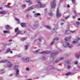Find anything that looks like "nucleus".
Listing matches in <instances>:
<instances>
[{
    "mask_svg": "<svg viewBox=\"0 0 80 80\" xmlns=\"http://www.w3.org/2000/svg\"><path fill=\"white\" fill-rule=\"evenodd\" d=\"M6 62H7V63H8V64L7 65V67H8L9 68H10V67H12L13 66L12 63H11L10 62L8 61H7L6 60H2L0 61V63H5Z\"/></svg>",
    "mask_w": 80,
    "mask_h": 80,
    "instance_id": "nucleus-1",
    "label": "nucleus"
},
{
    "mask_svg": "<svg viewBox=\"0 0 80 80\" xmlns=\"http://www.w3.org/2000/svg\"><path fill=\"white\" fill-rule=\"evenodd\" d=\"M63 47H68L70 48H73V46L72 45L70 44L68 42H64L63 44Z\"/></svg>",
    "mask_w": 80,
    "mask_h": 80,
    "instance_id": "nucleus-2",
    "label": "nucleus"
},
{
    "mask_svg": "<svg viewBox=\"0 0 80 80\" xmlns=\"http://www.w3.org/2000/svg\"><path fill=\"white\" fill-rule=\"evenodd\" d=\"M51 7L52 8H54L56 7V0H53L52 2H51Z\"/></svg>",
    "mask_w": 80,
    "mask_h": 80,
    "instance_id": "nucleus-3",
    "label": "nucleus"
},
{
    "mask_svg": "<svg viewBox=\"0 0 80 80\" xmlns=\"http://www.w3.org/2000/svg\"><path fill=\"white\" fill-rule=\"evenodd\" d=\"M62 14L61 13H59V9L58 8H57V10L56 12V16L58 18L61 17Z\"/></svg>",
    "mask_w": 80,
    "mask_h": 80,
    "instance_id": "nucleus-4",
    "label": "nucleus"
},
{
    "mask_svg": "<svg viewBox=\"0 0 80 80\" xmlns=\"http://www.w3.org/2000/svg\"><path fill=\"white\" fill-rule=\"evenodd\" d=\"M35 7L34 6H32L29 7L28 9L26 10V12H29V11H30V10H32V9H33L35 8Z\"/></svg>",
    "mask_w": 80,
    "mask_h": 80,
    "instance_id": "nucleus-5",
    "label": "nucleus"
},
{
    "mask_svg": "<svg viewBox=\"0 0 80 80\" xmlns=\"http://www.w3.org/2000/svg\"><path fill=\"white\" fill-rule=\"evenodd\" d=\"M22 61L26 60L27 62H28L29 61V58H26L25 57H24L22 58Z\"/></svg>",
    "mask_w": 80,
    "mask_h": 80,
    "instance_id": "nucleus-6",
    "label": "nucleus"
},
{
    "mask_svg": "<svg viewBox=\"0 0 80 80\" xmlns=\"http://www.w3.org/2000/svg\"><path fill=\"white\" fill-rule=\"evenodd\" d=\"M41 14L40 13H35L34 15V17H38V16H40Z\"/></svg>",
    "mask_w": 80,
    "mask_h": 80,
    "instance_id": "nucleus-7",
    "label": "nucleus"
},
{
    "mask_svg": "<svg viewBox=\"0 0 80 80\" xmlns=\"http://www.w3.org/2000/svg\"><path fill=\"white\" fill-rule=\"evenodd\" d=\"M19 70H18V69L16 70V76L18 77H19Z\"/></svg>",
    "mask_w": 80,
    "mask_h": 80,
    "instance_id": "nucleus-8",
    "label": "nucleus"
},
{
    "mask_svg": "<svg viewBox=\"0 0 80 80\" xmlns=\"http://www.w3.org/2000/svg\"><path fill=\"white\" fill-rule=\"evenodd\" d=\"M39 24H38V22H35L34 24V28H37V27H38V25Z\"/></svg>",
    "mask_w": 80,
    "mask_h": 80,
    "instance_id": "nucleus-9",
    "label": "nucleus"
},
{
    "mask_svg": "<svg viewBox=\"0 0 80 80\" xmlns=\"http://www.w3.org/2000/svg\"><path fill=\"white\" fill-rule=\"evenodd\" d=\"M58 53V52H56L54 53H52L51 54V56H52V57H53L54 56H55V55H57Z\"/></svg>",
    "mask_w": 80,
    "mask_h": 80,
    "instance_id": "nucleus-10",
    "label": "nucleus"
},
{
    "mask_svg": "<svg viewBox=\"0 0 80 80\" xmlns=\"http://www.w3.org/2000/svg\"><path fill=\"white\" fill-rule=\"evenodd\" d=\"M50 53V51H43L40 52V53L41 54H42V53Z\"/></svg>",
    "mask_w": 80,
    "mask_h": 80,
    "instance_id": "nucleus-11",
    "label": "nucleus"
},
{
    "mask_svg": "<svg viewBox=\"0 0 80 80\" xmlns=\"http://www.w3.org/2000/svg\"><path fill=\"white\" fill-rule=\"evenodd\" d=\"M78 40H80V38H78V40H76V41H74L73 42V43H77L78 42Z\"/></svg>",
    "mask_w": 80,
    "mask_h": 80,
    "instance_id": "nucleus-12",
    "label": "nucleus"
},
{
    "mask_svg": "<svg viewBox=\"0 0 80 80\" xmlns=\"http://www.w3.org/2000/svg\"><path fill=\"white\" fill-rule=\"evenodd\" d=\"M71 38H72V37L70 36L68 38H64V40L66 41H68V40H69L70 39H71Z\"/></svg>",
    "mask_w": 80,
    "mask_h": 80,
    "instance_id": "nucleus-13",
    "label": "nucleus"
},
{
    "mask_svg": "<svg viewBox=\"0 0 80 80\" xmlns=\"http://www.w3.org/2000/svg\"><path fill=\"white\" fill-rule=\"evenodd\" d=\"M64 58H63V57L61 58L59 60H57L56 61V63H57V62H59L60 61V60H63V59H64Z\"/></svg>",
    "mask_w": 80,
    "mask_h": 80,
    "instance_id": "nucleus-14",
    "label": "nucleus"
},
{
    "mask_svg": "<svg viewBox=\"0 0 80 80\" xmlns=\"http://www.w3.org/2000/svg\"><path fill=\"white\" fill-rule=\"evenodd\" d=\"M35 7L38 8H41V3H40L39 4H37L35 6Z\"/></svg>",
    "mask_w": 80,
    "mask_h": 80,
    "instance_id": "nucleus-15",
    "label": "nucleus"
},
{
    "mask_svg": "<svg viewBox=\"0 0 80 80\" xmlns=\"http://www.w3.org/2000/svg\"><path fill=\"white\" fill-rule=\"evenodd\" d=\"M20 25L22 27H25V23H21Z\"/></svg>",
    "mask_w": 80,
    "mask_h": 80,
    "instance_id": "nucleus-16",
    "label": "nucleus"
},
{
    "mask_svg": "<svg viewBox=\"0 0 80 80\" xmlns=\"http://www.w3.org/2000/svg\"><path fill=\"white\" fill-rule=\"evenodd\" d=\"M5 28L6 30H8V29H9L10 28V26L8 25H7L5 26Z\"/></svg>",
    "mask_w": 80,
    "mask_h": 80,
    "instance_id": "nucleus-17",
    "label": "nucleus"
},
{
    "mask_svg": "<svg viewBox=\"0 0 80 80\" xmlns=\"http://www.w3.org/2000/svg\"><path fill=\"white\" fill-rule=\"evenodd\" d=\"M70 32L68 30H66L65 32V34H69V33H70Z\"/></svg>",
    "mask_w": 80,
    "mask_h": 80,
    "instance_id": "nucleus-18",
    "label": "nucleus"
},
{
    "mask_svg": "<svg viewBox=\"0 0 80 80\" xmlns=\"http://www.w3.org/2000/svg\"><path fill=\"white\" fill-rule=\"evenodd\" d=\"M3 32L4 34H6V33H10V32H8L7 31H3Z\"/></svg>",
    "mask_w": 80,
    "mask_h": 80,
    "instance_id": "nucleus-19",
    "label": "nucleus"
},
{
    "mask_svg": "<svg viewBox=\"0 0 80 80\" xmlns=\"http://www.w3.org/2000/svg\"><path fill=\"white\" fill-rule=\"evenodd\" d=\"M19 67V66H15L14 67V69L15 70H17L18 68Z\"/></svg>",
    "mask_w": 80,
    "mask_h": 80,
    "instance_id": "nucleus-20",
    "label": "nucleus"
},
{
    "mask_svg": "<svg viewBox=\"0 0 80 80\" xmlns=\"http://www.w3.org/2000/svg\"><path fill=\"white\" fill-rule=\"evenodd\" d=\"M15 20H16V21H18V23H20V21H19V19H18L17 18H16Z\"/></svg>",
    "mask_w": 80,
    "mask_h": 80,
    "instance_id": "nucleus-21",
    "label": "nucleus"
},
{
    "mask_svg": "<svg viewBox=\"0 0 80 80\" xmlns=\"http://www.w3.org/2000/svg\"><path fill=\"white\" fill-rule=\"evenodd\" d=\"M76 24L77 25V26H76V27H78V25H80V23L78 22H76Z\"/></svg>",
    "mask_w": 80,
    "mask_h": 80,
    "instance_id": "nucleus-22",
    "label": "nucleus"
},
{
    "mask_svg": "<svg viewBox=\"0 0 80 80\" xmlns=\"http://www.w3.org/2000/svg\"><path fill=\"white\" fill-rule=\"evenodd\" d=\"M7 52H10V53H12V52L10 51V49H9L8 50H7Z\"/></svg>",
    "mask_w": 80,
    "mask_h": 80,
    "instance_id": "nucleus-23",
    "label": "nucleus"
},
{
    "mask_svg": "<svg viewBox=\"0 0 80 80\" xmlns=\"http://www.w3.org/2000/svg\"><path fill=\"white\" fill-rule=\"evenodd\" d=\"M1 14H5L6 12L5 11H1L0 12Z\"/></svg>",
    "mask_w": 80,
    "mask_h": 80,
    "instance_id": "nucleus-24",
    "label": "nucleus"
},
{
    "mask_svg": "<svg viewBox=\"0 0 80 80\" xmlns=\"http://www.w3.org/2000/svg\"><path fill=\"white\" fill-rule=\"evenodd\" d=\"M46 5L45 4L42 5V3H41V8H43V7H45Z\"/></svg>",
    "mask_w": 80,
    "mask_h": 80,
    "instance_id": "nucleus-25",
    "label": "nucleus"
},
{
    "mask_svg": "<svg viewBox=\"0 0 80 80\" xmlns=\"http://www.w3.org/2000/svg\"><path fill=\"white\" fill-rule=\"evenodd\" d=\"M46 27L47 28H48V29H50V28H51V27L49 26H46Z\"/></svg>",
    "mask_w": 80,
    "mask_h": 80,
    "instance_id": "nucleus-26",
    "label": "nucleus"
},
{
    "mask_svg": "<svg viewBox=\"0 0 80 80\" xmlns=\"http://www.w3.org/2000/svg\"><path fill=\"white\" fill-rule=\"evenodd\" d=\"M26 7V5L25 4H23L22 5V7L23 8H25Z\"/></svg>",
    "mask_w": 80,
    "mask_h": 80,
    "instance_id": "nucleus-27",
    "label": "nucleus"
},
{
    "mask_svg": "<svg viewBox=\"0 0 80 80\" xmlns=\"http://www.w3.org/2000/svg\"><path fill=\"white\" fill-rule=\"evenodd\" d=\"M49 14L50 16H53V14L51 12L49 13Z\"/></svg>",
    "mask_w": 80,
    "mask_h": 80,
    "instance_id": "nucleus-28",
    "label": "nucleus"
},
{
    "mask_svg": "<svg viewBox=\"0 0 80 80\" xmlns=\"http://www.w3.org/2000/svg\"><path fill=\"white\" fill-rule=\"evenodd\" d=\"M20 32H21V31H18L17 33L16 34L17 35H19Z\"/></svg>",
    "mask_w": 80,
    "mask_h": 80,
    "instance_id": "nucleus-29",
    "label": "nucleus"
},
{
    "mask_svg": "<svg viewBox=\"0 0 80 80\" xmlns=\"http://www.w3.org/2000/svg\"><path fill=\"white\" fill-rule=\"evenodd\" d=\"M79 56L80 55H78L77 54H76V57H77V58H78L79 57Z\"/></svg>",
    "mask_w": 80,
    "mask_h": 80,
    "instance_id": "nucleus-30",
    "label": "nucleus"
},
{
    "mask_svg": "<svg viewBox=\"0 0 80 80\" xmlns=\"http://www.w3.org/2000/svg\"><path fill=\"white\" fill-rule=\"evenodd\" d=\"M38 52H39V50H36L35 52V53H38Z\"/></svg>",
    "mask_w": 80,
    "mask_h": 80,
    "instance_id": "nucleus-31",
    "label": "nucleus"
},
{
    "mask_svg": "<svg viewBox=\"0 0 80 80\" xmlns=\"http://www.w3.org/2000/svg\"><path fill=\"white\" fill-rule=\"evenodd\" d=\"M71 1L73 3H75V0H71Z\"/></svg>",
    "mask_w": 80,
    "mask_h": 80,
    "instance_id": "nucleus-32",
    "label": "nucleus"
},
{
    "mask_svg": "<svg viewBox=\"0 0 80 80\" xmlns=\"http://www.w3.org/2000/svg\"><path fill=\"white\" fill-rule=\"evenodd\" d=\"M37 2L38 3H39V4H40V3H41V2H40V1L39 0H37Z\"/></svg>",
    "mask_w": 80,
    "mask_h": 80,
    "instance_id": "nucleus-33",
    "label": "nucleus"
},
{
    "mask_svg": "<svg viewBox=\"0 0 80 80\" xmlns=\"http://www.w3.org/2000/svg\"><path fill=\"white\" fill-rule=\"evenodd\" d=\"M25 40H26V38H25L22 39H21V41H25Z\"/></svg>",
    "mask_w": 80,
    "mask_h": 80,
    "instance_id": "nucleus-34",
    "label": "nucleus"
},
{
    "mask_svg": "<svg viewBox=\"0 0 80 80\" xmlns=\"http://www.w3.org/2000/svg\"><path fill=\"white\" fill-rule=\"evenodd\" d=\"M5 70H2L1 72V73H5Z\"/></svg>",
    "mask_w": 80,
    "mask_h": 80,
    "instance_id": "nucleus-35",
    "label": "nucleus"
},
{
    "mask_svg": "<svg viewBox=\"0 0 80 80\" xmlns=\"http://www.w3.org/2000/svg\"><path fill=\"white\" fill-rule=\"evenodd\" d=\"M58 38H54V40H58Z\"/></svg>",
    "mask_w": 80,
    "mask_h": 80,
    "instance_id": "nucleus-36",
    "label": "nucleus"
},
{
    "mask_svg": "<svg viewBox=\"0 0 80 80\" xmlns=\"http://www.w3.org/2000/svg\"><path fill=\"white\" fill-rule=\"evenodd\" d=\"M18 30V28H17L16 29H15V32H17V31Z\"/></svg>",
    "mask_w": 80,
    "mask_h": 80,
    "instance_id": "nucleus-37",
    "label": "nucleus"
},
{
    "mask_svg": "<svg viewBox=\"0 0 80 80\" xmlns=\"http://www.w3.org/2000/svg\"><path fill=\"white\" fill-rule=\"evenodd\" d=\"M28 45H27L25 46L26 49L27 50L28 48Z\"/></svg>",
    "mask_w": 80,
    "mask_h": 80,
    "instance_id": "nucleus-38",
    "label": "nucleus"
},
{
    "mask_svg": "<svg viewBox=\"0 0 80 80\" xmlns=\"http://www.w3.org/2000/svg\"><path fill=\"white\" fill-rule=\"evenodd\" d=\"M29 5H32V2L31 1H30L29 2Z\"/></svg>",
    "mask_w": 80,
    "mask_h": 80,
    "instance_id": "nucleus-39",
    "label": "nucleus"
},
{
    "mask_svg": "<svg viewBox=\"0 0 80 80\" xmlns=\"http://www.w3.org/2000/svg\"><path fill=\"white\" fill-rule=\"evenodd\" d=\"M6 7L8 8H11L12 7L11 6H7V5H6L5 6Z\"/></svg>",
    "mask_w": 80,
    "mask_h": 80,
    "instance_id": "nucleus-40",
    "label": "nucleus"
},
{
    "mask_svg": "<svg viewBox=\"0 0 80 80\" xmlns=\"http://www.w3.org/2000/svg\"><path fill=\"white\" fill-rule=\"evenodd\" d=\"M74 63L75 65H77V64H78V62L77 61H76L74 62Z\"/></svg>",
    "mask_w": 80,
    "mask_h": 80,
    "instance_id": "nucleus-41",
    "label": "nucleus"
},
{
    "mask_svg": "<svg viewBox=\"0 0 80 80\" xmlns=\"http://www.w3.org/2000/svg\"><path fill=\"white\" fill-rule=\"evenodd\" d=\"M73 13H74V14H75V15H77V13H76V11H74Z\"/></svg>",
    "mask_w": 80,
    "mask_h": 80,
    "instance_id": "nucleus-42",
    "label": "nucleus"
},
{
    "mask_svg": "<svg viewBox=\"0 0 80 80\" xmlns=\"http://www.w3.org/2000/svg\"><path fill=\"white\" fill-rule=\"evenodd\" d=\"M69 18V16H66L65 18V19H68Z\"/></svg>",
    "mask_w": 80,
    "mask_h": 80,
    "instance_id": "nucleus-43",
    "label": "nucleus"
},
{
    "mask_svg": "<svg viewBox=\"0 0 80 80\" xmlns=\"http://www.w3.org/2000/svg\"><path fill=\"white\" fill-rule=\"evenodd\" d=\"M70 74H71V72H69L66 74V75H70Z\"/></svg>",
    "mask_w": 80,
    "mask_h": 80,
    "instance_id": "nucleus-44",
    "label": "nucleus"
},
{
    "mask_svg": "<svg viewBox=\"0 0 80 80\" xmlns=\"http://www.w3.org/2000/svg\"><path fill=\"white\" fill-rule=\"evenodd\" d=\"M29 70L30 69L28 68H27L26 69V70H27V71H29Z\"/></svg>",
    "mask_w": 80,
    "mask_h": 80,
    "instance_id": "nucleus-45",
    "label": "nucleus"
},
{
    "mask_svg": "<svg viewBox=\"0 0 80 80\" xmlns=\"http://www.w3.org/2000/svg\"><path fill=\"white\" fill-rule=\"evenodd\" d=\"M54 69H55V68L53 67V68H51L50 69V70H53V69L54 70Z\"/></svg>",
    "mask_w": 80,
    "mask_h": 80,
    "instance_id": "nucleus-46",
    "label": "nucleus"
},
{
    "mask_svg": "<svg viewBox=\"0 0 80 80\" xmlns=\"http://www.w3.org/2000/svg\"><path fill=\"white\" fill-rule=\"evenodd\" d=\"M70 68H71V67H70V66H69L68 67V69H70Z\"/></svg>",
    "mask_w": 80,
    "mask_h": 80,
    "instance_id": "nucleus-47",
    "label": "nucleus"
},
{
    "mask_svg": "<svg viewBox=\"0 0 80 80\" xmlns=\"http://www.w3.org/2000/svg\"><path fill=\"white\" fill-rule=\"evenodd\" d=\"M65 63L68 64V63H69V61H68L65 62Z\"/></svg>",
    "mask_w": 80,
    "mask_h": 80,
    "instance_id": "nucleus-48",
    "label": "nucleus"
},
{
    "mask_svg": "<svg viewBox=\"0 0 80 80\" xmlns=\"http://www.w3.org/2000/svg\"><path fill=\"white\" fill-rule=\"evenodd\" d=\"M30 1L29 0H26V2H28L29 3Z\"/></svg>",
    "mask_w": 80,
    "mask_h": 80,
    "instance_id": "nucleus-49",
    "label": "nucleus"
},
{
    "mask_svg": "<svg viewBox=\"0 0 80 80\" xmlns=\"http://www.w3.org/2000/svg\"><path fill=\"white\" fill-rule=\"evenodd\" d=\"M53 43H54V42H52L51 43V45H53Z\"/></svg>",
    "mask_w": 80,
    "mask_h": 80,
    "instance_id": "nucleus-50",
    "label": "nucleus"
},
{
    "mask_svg": "<svg viewBox=\"0 0 80 80\" xmlns=\"http://www.w3.org/2000/svg\"><path fill=\"white\" fill-rule=\"evenodd\" d=\"M80 44H77L76 45V46L77 47H79V46H80Z\"/></svg>",
    "mask_w": 80,
    "mask_h": 80,
    "instance_id": "nucleus-51",
    "label": "nucleus"
},
{
    "mask_svg": "<svg viewBox=\"0 0 80 80\" xmlns=\"http://www.w3.org/2000/svg\"><path fill=\"white\" fill-rule=\"evenodd\" d=\"M57 28H55L54 29H53V30H57Z\"/></svg>",
    "mask_w": 80,
    "mask_h": 80,
    "instance_id": "nucleus-52",
    "label": "nucleus"
},
{
    "mask_svg": "<svg viewBox=\"0 0 80 80\" xmlns=\"http://www.w3.org/2000/svg\"><path fill=\"white\" fill-rule=\"evenodd\" d=\"M72 18H73V19L75 18V16H73L72 17Z\"/></svg>",
    "mask_w": 80,
    "mask_h": 80,
    "instance_id": "nucleus-53",
    "label": "nucleus"
},
{
    "mask_svg": "<svg viewBox=\"0 0 80 80\" xmlns=\"http://www.w3.org/2000/svg\"><path fill=\"white\" fill-rule=\"evenodd\" d=\"M67 7L68 8H70V6L69 5V4L68 5Z\"/></svg>",
    "mask_w": 80,
    "mask_h": 80,
    "instance_id": "nucleus-54",
    "label": "nucleus"
},
{
    "mask_svg": "<svg viewBox=\"0 0 80 80\" xmlns=\"http://www.w3.org/2000/svg\"><path fill=\"white\" fill-rule=\"evenodd\" d=\"M64 24V23H61V24H60V25H63Z\"/></svg>",
    "mask_w": 80,
    "mask_h": 80,
    "instance_id": "nucleus-55",
    "label": "nucleus"
},
{
    "mask_svg": "<svg viewBox=\"0 0 80 80\" xmlns=\"http://www.w3.org/2000/svg\"><path fill=\"white\" fill-rule=\"evenodd\" d=\"M18 57H22V56H21L20 55H18Z\"/></svg>",
    "mask_w": 80,
    "mask_h": 80,
    "instance_id": "nucleus-56",
    "label": "nucleus"
},
{
    "mask_svg": "<svg viewBox=\"0 0 80 80\" xmlns=\"http://www.w3.org/2000/svg\"><path fill=\"white\" fill-rule=\"evenodd\" d=\"M62 21H63V22H65V20L64 19H62L61 20Z\"/></svg>",
    "mask_w": 80,
    "mask_h": 80,
    "instance_id": "nucleus-57",
    "label": "nucleus"
},
{
    "mask_svg": "<svg viewBox=\"0 0 80 80\" xmlns=\"http://www.w3.org/2000/svg\"><path fill=\"white\" fill-rule=\"evenodd\" d=\"M12 75H13L12 74H10V75H9L10 77H11L12 76Z\"/></svg>",
    "mask_w": 80,
    "mask_h": 80,
    "instance_id": "nucleus-58",
    "label": "nucleus"
},
{
    "mask_svg": "<svg viewBox=\"0 0 80 80\" xmlns=\"http://www.w3.org/2000/svg\"><path fill=\"white\" fill-rule=\"evenodd\" d=\"M9 42H12V40L11 39V40H9Z\"/></svg>",
    "mask_w": 80,
    "mask_h": 80,
    "instance_id": "nucleus-59",
    "label": "nucleus"
},
{
    "mask_svg": "<svg viewBox=\"0 0 80 80\" xmlns=\"http://www.w3.org/2000/svg\"><path fill=\"white\" fill-rule=\"evenodd\" d=\"M74 32H75V31H72V32H72V33H74Z\"/></svg>",
    "mask_w": 80,
    "mask_h": 80,
    "instance_id": "nucleus-60",
    "label": "nucleus"
},
{
    "mask_svg": "<svg viewBox=\"0 0 80 80\" xmlns=\"http://www.w3.org/2000/svg\"><path fill=\"white\" fill-rule=\"evenodd\" d=\"M39 42H41V39H39Z\"/></svg>",
    "mask_w": 80,
    "mask_h": 80,
    "instance_id": "nucleus-61",
    "label": "nucleus"
},
{
    "mask_svg": "<svg viewBox=\"0 0 80 80\" xmlns=\"http://www.w3.org/2000/svg\"><path fill=\"white\" fill-rule=\"evenodd\" d=\"M78 20H80V18H78Z\"/></svg>",
    "mask_w": 80,
    "mask_h": 80,
    "instance_id": "nucleus-62",
    "label": "nucleus"
},
{
    "mask_svg": "<svg viewBox=\"0 0 80 80\" xmlns=\"http://www.w3.org/2000/svg\"><path fill=\"white\" fill-rule=\"evenodd\" d=\"M2 8H1V7L0 8V9H2Z\"/></svg>",
    "mask_w": 80,
    "mask_h": 80,
    "instance_id": "nucleus-63",
    "label": "nucleus"
},
{
    "mask_svg": "<svg viewBox=\"0 0 80 80\" xmlns=\"http://www.w3.org/2000/svg\"><path fill=\"white\" fill-rule=\"evenodd\" d=\"M33 13H35V11H33Z\"/></svg>",
    "mask_w": 80,
    "mask_h": 80,
    "instance_id": "nucleus-64",
    "label": "nucleus"
}]
</instances>
